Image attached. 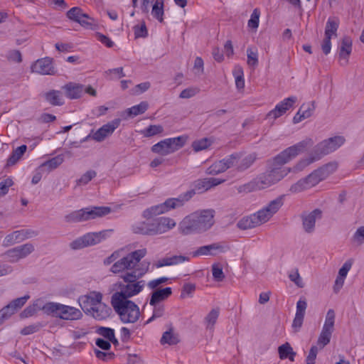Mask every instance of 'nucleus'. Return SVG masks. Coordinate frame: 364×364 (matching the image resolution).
Instances as JSON below:
<instances>
[{
	"instance_id": "obj_7",
	"label": "nucleus",
	"mask_w": 364,
	"mask_h": 364,
	"mask_svg": "<svg viewBox=\"0 0 364 364\" xmlns=\"http://www.w3.org/2000/svg\"><path fill=\"white\" fill-rule=\"evenodd\" d=\"M111 304L123 323H135L139 319V308L132 301L112 298Z\"/></svg>"
},
{
	"instance_id": "obj_4",
	"label": "nucleus",
	"mask_w": 364,
	"mask_h": 364,
	"mask_svg": "<svg viewBox=\"0 0 364 364\" xmlns=\"http://www.w3.org/2000/svg\"><path fill=\"white\" fill-rule=\"evenodd\" d=\"M284 198V196H280L255 213L242 218L237 223V227L241 230H247L267 223L283 205Z\"/></svg>"
},
{
	"instance_id": "obj_27",
	"label": "nucleus",
	"mask_w": 364,
	"mask_h": 364,
	"mask_svg": "<svg viewBox=\"0 0 364 364\" xmlns=\"http://www.w3.org/2000/svg\"><path fill=\"white\" fill-rule=\"evenodd\" d=\"M171 294L172 289L171 287L156 289L152 292L149 304L155 306L158 303L169 297Z\"/></svg>"
},
{
	"instance_id": "obj_20",
	"label": "nucleus",
	"mask_w": 364,
	"mask_h": 364,
	"mask_svg": "<svg viewBox=\"0 0 364 364\" xmlns=\"http://www.w3.org/2000/svg\"><path fill=\"white\" fill-rule=\"evenodd\" d=\"M176 223L172 218L161 217L154 221L155 235L162 234L173 229Z\"/></svg>"
},
{
	"instance_id": "obj_53",
	"label": "nucleus",
	"mask_w": 364,
	"mask_h": 364,
	"mask_svg": "<svg viewBox=\"0 0 364 364\" xmlns=\"http://www.w3.org/2000/svg\"><path fill=\"white\" fill-rule=\"evenodd\" d=\"M309 188L304 178L302 179H300L296 183H294L293 185H291V187L289 188V191L291 193H297L304 191L305 190H307Z\"/></svg>"
},
{
	"instance_id": "obj_29",
	"label": "nucleus",
	"mask_w": 364,
	"mask_h": 364,
	"mask_svg": "<svg viewBox=\"0 0 364 364\" xmlns=\"http://www.w3.org/2000/svg\"><path fill=\"white\" fill-rule=\"evenodd\" d=\"M30 296L28 295H25L24 296L17 298L11 301L8 305L3 307V309H6V311L9 314L10 316H11L26 304Z\"/></svg>"
},
{
	"instance_id": "obj_47",
	"label": "nucleus",
	"mask_w": 364,
	"mask_h": 364,
	"mask_svg": "<svg viewBox=\"0 0 364 364\" xmlns=\"http://www.w3.org/2000/svg\"><path fill=\"white\" fill-rule=\"evenodd\" d=\"M278 353L279 355V358L282 360L287 358L289 354H291L292 355H296V352L293 350V348L287 342L282 344L278 348Z\"/></svg>"
},
{
	"instance_id": "obj_32",
	"label": "nucleus",
	"mask_w": 364,
	"mask_h": 364,
	"mask_svg": "<svg viewBox=\"0 0 364 364\" xmlns=\"http://www.w3.org/2000/svg\"><path fill=\"white\" fill-rule=\"evenodd\" d=\"M151 13L154 18L162 23L164 14V0H155Z\"/></svg>"
},
{
	"instance_id": "obj_45",
	"label": "nucleus",
	"mask_w": 364,
	"mask_h": 364,
	"mask_svg": "<svg viewBox=\"0 0 364 364\" xmlns=\"http://www.w3.org/2000/svg\"><path fill=\"white\" fill-rule=\"evenodd\" d=\"M233 75L235 79L236 87L239 90L243 89L245 87V80L243 70L240 66H235L233 70Z\"/></svg>"
},
{
	"instance_id": "obj_35",
	"label": "nucleus",
	"mask_w": 364,
	"mask_h": 364,
	"mask_svg": "<svg viewBox=\"0 0 364 364\" xmlns=\"http://www.w3.org/2000/svg\"><path fill=\"white\" fill-rule=\"evenodd\" d=\"M262 187H261V185L259 183V182L258 181V178H255L254 180L245 183V184H243V185H241V186H239L238 187H237V190L238 191V193H250V192H252V191H257V190H262Z\"/></svg>"
},
{
	"instance_id": "obj_61",
	"label": "nucleus",
	"mask_w": 364,
	"mask_h": 364,
	"mask_svg": "<svg viewBox=\"0 0 364 364\" xmlns=\"http://www.w3.org/2000/svg\"><path fill=\"white\" fill-rule=\"evenodd\" d=\"M13 183V181L10 178H7L0 182V196H5L8 193L9 187H11Z\"/></svg>"
},
{
	"instance_id": "obj_52",
	"label": "nucleus",
	"mask_w": 364,
	"mask_h": 364,
	"mask_svg": "<svg viewBox=\"0 0 364 364\" xmlns=\"http://www.w3.org/2000/svg\"><path fill=\"white\" fill-rule=\"evenodd\" d=\"M67 17L70 20L77 22L80 18L85 17V13L79 7H73L67 12Z\"/></svg>"
},
{
	"instance_id": "obj_13",
	"label": "nucleus",
	"mask_w": 364,
	"mask_h": 364,
	"mask_svg": "<svg viewBox=\"0 0 364 364\" xmlns=\"http://www.w3.org/2000/svg\"><path fill=\"white\" fill-rule=\"evenodd\" d=\"M34 250V245L28 242L7 250L5 255L11 262H16L31 255Z\"/></svg>"
},
{
	"instance_id": "obj_41",
	"label": "nucleus",
	"mask_w": 364,
	"mask_h": 364,
	"mask_svg": "<svg viewBox=\"0 0 364 364\" xmlns=\"http://www.w3.org/2000/svg\"><path fill=\"white\" fill-rule=\"evenodd\" d=\"M64 161L63 155L59 154L52 159L43 162L41 166L46 167L48 168V171H50L53 169L58 168L60 164Z\"/></svg>"
},
{
	"instance_id": "obj_1",
	"label": "nucleus",
	"mask_w": 364,
	"mask_h": 364,
	"mask_svg": "<svg viewBox=\"0 0 364 364\" xmlns=\"http://www.w3.org/2000/svg\"><path fill=\"white\" fill-rule=\"evenodd\" d=\"M146 254V248L139 249L129 253L112 265L110 272L112 273H124L121 276L123 282L115 284L117 289L112 298L129 299L142 291L145 281L139 279L149 271L150 267V262H141Z\"/></svg>"
},
{
	"instance_id": "obj_62",
	"label": "nucleus",
	"mask_w": 364,
	"mask_h": 364,
	"mask_svg": "<svg viewBox=\"0 0 364 364\" xmlns=\"http://www.w3.org/2000/svg\"><path fill=\"white\" fill-rule=\"evenodd\" d=\"M88 139L89 138H83L80 141H72L71 139H68V138H66L63 142V145L65 148H78L81 146L82 144L87 141Z\"/></svg>"
},
{
	"instance_id": "obj_49",
	"label": "nucleus",
	"mask_w": 364,
	"mask_h": 364,
	"mask_svg": "<svg viewBox=\"0 0 364 364\" xmlns=\"http://www.w3.org/2000/svg\"><path fill=\"white\" fill-rule=\"evenodd\" d=\"M260 11L256 8L253 10L250 18L248 21V27L256 31L259 26Z\"/></svg>"
},
{
	"instance_id": "obj_42",
	"label": "nucleus",
	"mask_w": 364,
	"mask_h": 364,
	"mask_svg": "<svg viewBox=\"0 0 364 364\" xmlns=\"http://www.w3.org/2000/svg\"><path fill=\"white\" fill-rule=\"evenodd\" d=\"M297 98L295 96H291L287 98L284 99L279 103H278L275 107H279V111L282 114H284L287 110H289L291 107H293L294 104L296 102Z\"/></svg>"
},
{
	"instance_id": "obj_3",
	"label": "nucleus",
	"mask_w": 364,
	"mask_h": 364,
	"mask_svg": "<svg viewBox=\"0 0 364 364\" xmlns=\"http://www.w3.org/2000/svg\"><path fill=\"white\" fill-rule=\"evenodd\" d=\"M215 224V210L206 209L196 211L186 216L178 225V230L183 235L203 234Z\"/></svg>"
},
{
	"instance_id": "obj_10",
	"label": "nucleus",
	"mask_w": 364,
	"mask_h": 364,
	"mask_svg": "<svg viewBox=\"0 0 364 364\" xmlns=\"http://www.w3.org/2000/svg\"><path fill=\"white\" fill-rule=\"evenodd\" d=\"M229 157L231 163V171H237V173L243 172L249 168L257 159V155L255 153L248 154H234L229 156Z\"/></svg>"
},
{
	"instance_id": "obj_43",
	"label": "nucleus",
	"mask_w": 364,
	"mask_h": 364,
	"mask_svg": "<svg viewBox=\"0 0 364 364\" xmlns=\"http://www.w3.org/2000/svg\"><path fill=\"white\" fill-rule=\"evenodd\" d=\"M333 331L322 328L317 340V346L319 349L323 348L330 343Z\"/></svg>"
},
{
	"instance_id": "obj_11",
	"label": "nucleus",
	"mask_w": 364,
	"mask_h": 364,
	"mask_svg": "<svg viewBox=\"0 0 364 364\" xmlns=\"http://www.w3.org/2000/svg\"><path fill=\"white\" fill-rule=\"evenodd\" d=\"M184 142L185 138H166L154 145L151 150L156 154L165 156L182 147Z\"/></svg>"
},
{
	"instance_id": "obj_40",
	"label": "nucleus",
	"mask_w": 364,
	"mask_h": 364,
	"mask_svg": "<svg viewBox=\"0 0 364 364\" xmlns=\"http://www.w3.org/2000/svg\"><path fill=\"white\" fill-rule=\"evenodd\" d=\"M212 144V138H199L192 143V147L195 151H200L207 149Z\"/></svg>"
},
{
	"instance_id": "obj_25",
	"label": "nucleus",
	"mask_w": 364,
	"mask_h": 364,
	"mask_svg": "<svg viewBox=\"0 0 364 364\" xmlns=\"http://www.w3.org/2000/svg\"><path fill=\"white\" fill-rule=\"evenodd\" d=\"M154 222L139 221L132 226V230L136 234L154 235Z\"/></svg>"
},
{
	"instance_id": "obj_9",
	"label": "nucleus",
	"mask_w": 364,
	"mask_h": 364,
	"mask_svg": "<svg viewBox=\"0 0 364 364\" xmlns=\"http://www.w3.org/2000/svg\"><path fill=\"white\" fill-rule=\"evenodd\" d=\"M112 229L92 232L77 237L69 245L72 250H80L89 246L96 245L109 238L113 232Z\"/></svg>"
},
{
	"instance_id": "obj_30",
	"label": "nucleus",
	"mask_w": 364,
	"mask_h": 364,
	"mask_svg": "<svg viewBox=\"0 0 364 364\" xmlns=\"http://www.w3.org/2000/svg\"><path fill=\"white\" fill-rule=\"evenodd\" d=\"M119 119H115L113 121L108 122L97 131L95 136H107L112 134V132L119 126Z\"/></svg>"
},
{
	"instance_id": "obj_19",
	"label": "nucleus",
	"mask_w": 364,
	"mask_h": 364,
	"mask_svg": "<svg viewBox=\"0 0 364 364\" xmlns=\"http://www.w3.org/2000/svg\"><path fill=\"white\" fill-rule=\"evenodd\" d=\"M85 314L93 317L97 321H103L110 316L112 309L109 306L102 301L98 304V305L92 308L90 310V312H86Z\"/></svg>"
},
{
	"instance_id": "obj_14",
	"label": "nucleus",
	"mask_w": 364,
	"mask_h": 364,
	"mask_svg": "<svg viewBox=\"0 0 364 364\" xmlns=\"http://www.w3.org/2000/svg\"><path fill=\"white\" fill-rule=\"evenodd\" d=\"M102 300V294L98 291H91L78 298V303L85 313L90 312V310Z\"/></svg>"
},
{
	"instance_id": "obj_39",
	"label": "nucleus",
	"mask_w": 364,
	"mask_h": 364,
	"mask_svg": "<svg viewBox=\"0 0 364 364\" xmlns=\"http://www.w3.org/2000/svg\"><path fill=\"white\" fill-rule=\"evenodd\" d=\"M219 309H213L205 317L204 322L207 329L213 330L214 326L219 316Z\"/></svg>"
},
{
	"instance_id": "obj_28",
	"label": "nucleus",
	"mask_w": 364,
	"mask_h": 364,
	"mask_svg": "<svg viewBox=\"0 0 364 364\" xmlns=\"http://www.w3.org/2000/svg\"><path fill=\"white\" fill-rule=\"evenodd\" d=\"M43 97L47 102L53 106H60L64 104V100L60 91L51 90L44 93Z\"/></svg>"
},
{
	"instance_id": "obj_56",
	"label": "nucleus",
	"mask_w": 364,
	"mask_h": 364,
	"mask_svg": "<svg viewBox=\"0 0 364 364\" xmlns=\"http://www.w3.org/2000/svg\"><path fill=\"white\" fill-rule=\"evenodd\" d=\"M122 252H123L122 249L114 251L110 256H109L108 257L105 259L104 264L105 265H109L112 262H114V264L116 262H117L118 260H119L120 259H122V257H124V256H122Z\"/></svg>"
},
{
	"instance_id": "obj_50",
	"label": "nucleus",
	"mask_w": 364,
	"mask_h": 364,
	"mask_svg": "<svg viewBox=\"0 0 364 364\" xmlns=\"http://www.w3.org/2000/svg\"><path fill=\"white\" fill-rule=\"evenodd\" d=\"M60 304L55 302H48L43 307V311L46 314H53L58 317Z\"/></svg>"
},
{
	"instance_id": "obj_18",
	"label": "nucleus",
	"mask_w": 364,
	"mask_h": 364,
	"mask_svg": "<svg viewBox=\"0 0 364 364\" xmlns=\"http://www.w3.org/2000/svg\"><path fill=\"white\" fill-rule=\"evenodd\" d=\"M306 307L307 303L305 299H299L297 301L296 314L292 323L294 332H298L303 324Z\"/></svg>"
},
{
	"instance_id": "obj_5",
	"label": "nucleus",
	"mask_w": 364,
	"mask_h": 364,
	"mask_svg": "<svg viewBox=\"0 0 364 364\" xmlns=\"http://www.w3.org/2000/svg\"><path fill=\"white\" fill-rule=\"evenodd\" d=\"M344 138H328L318 144L315 153L309 157L301 160L295 166L296 171H301L309 164L318 161L323 156L326 155L344 144Z\"/></svg>"
},
{
	"instance_id": "obj_48",
	"label": "nucleus",
	"mask_w": 364,
	"mask_h": 364,
	"mask_svg": "<svg viewBox=\"0 0 364 364\" xmlns=\"http://www.w3.org/2000/svg\"><path fill=\"white\" fill-rule=\"evenodd\" d=\"M309 188L317 185L320 181H323L318 170L314 171L311 173L304 178Z\"/></svg>"
},
{
	"instance_id": "obj_23",
	"label": "nucleus",
	"mask_w": 364,
	"mask_h": 364,
	"mask_svg": "<svg viewBox=\"0 0 364 364\" xmlns=\"http://www.w3.org/2000/svg\"><path fill=\"white\" fill-rule=\"evenodd\" d=\"M315 109L314 102L303 104L293 118V122L297 124L310 117Z\"/></svg>"
},
{
	"instance_id": "obj_55",
	"label": "nucleus",
	"mask_w": 364,
	"mask_h": 364,
	"mask_svg": "<svg viewBox=\"0 0 364 364\" xmlns=\"http://www.w3.org/2000/svg\"><path fill=\"white\" fill-rule=\"evenodd\" d=\"M96 176L97 173L95 171L89 170L81 176V177L77 181V185H86Z\"/></svg>"
},
{
	"instance_id": "obj_63",
	"label": "nucleus",
	"mask_w": 364,
	"mask_h": 364,
	"mask_svg": "<svg viewBox=\"0 0 364 364\" xmlns=\"http://www.w3.org/2000/svg\"><path fill=\"white\" fill-rule=\"evenodd\" d=\"M168 280V278L166 277H160L158 279H152L147 283V287L150 289H155L159 285L167 282Z\"/></svg>"
},
{
	"instance_id": "obj_17",
	"label": "nucleus",
	"mask_w": 364,
	"mask_h": 364,
	"mask_svg": "<svg viewBox=\"0 0 364 364\" xmlns=\"http://www.w3.org/2000/svg\"><path fill=\"white\" fill-rule=\"evenodd\" d=\"M58 317L63 320H79L82 313L79 309L60 304Z\"/></svg>"
},
{
	"instance_id": "obj_8",
	"label": "nucleus",
	"mask_w": 364,
	"mask_h": 364,
	"mask_svg": "<svg viewBox=\"0 0 364 364\" xmlns=\"http://www.w3.org/2000/svg\"><path fill=\"white\" fill-rule=\"evenodd\" d=\"M195 195L193 190L188 191L183 194L180 195L178 198H171L167 199L164 203L152 206L143 213L144 218H151L153 216L164 213L171 209H174L183 205V204L189 200Z\"/></svg>"
},
{
	"instance_id": "obj_38",
	"label": "nucleus",
	"mask_w": 364,
	"mask_h": 364,
	"mask_svg": "<svg viewBox=\"0 0 364 364\" xmlns=\"http://www.w3.org/2000/svg\"><path fill=\"white\" fill-rule=\"evenodd\" d=\"M338 167V164L336 162L328 163L321 167L318 168V172L319 173L323 180L326 179L328 176L334 173Z\"/></svg>"
},
{
	"instance_id": "obj_24",
	"label": "nucleus",
	"mask_w": 364,
	"mask_h": 364,
	"mask_svg": "<svg viewBox=\"0 0 364 364\" xmlns=\"http://www.w3.org/2000/svg\"><path fill=\"white\" fill-rule=\"evenodd\" d=\"M230 157L228 156L222 160L215 162L206 170L208 174L216 175L225 171L227 169H231Z\"/></svg>"
},
{
	"instance_id": "obj_21",
	"label": "nucleus",
	"mask_w": 364,
	"mask_h": 364,
	"mask_svg": "<svg viewBox=\"0 0 364 364\" xmlns=\"http://www.w3.org/2000/svg\"><path fill=\"white\" fill-rule=\"evenodd\" d=\"M65 96L71 100L79 99L84 93V85L75 82H69L63 86Z\"/></svg>"
},
{
	"instance_id": "obj_16",
	"label": "nucleus",
	"mask_w": 364,
	"mask_h": 364,
	"mask_svg": "<svg viewBox=\"0 0 364 364\" xmlns=\"http://www.w3.org/2000/svg\"><path fill=\"white\" fill-rule=\"evenodd\" d=\"M302 228L305 232L312 233L315 230L316 222L322 217V212L319 209H315L309 213H304L301 215Z\"/></svg>"
},
{
	"instance_id": "obj_34",
	"label": "nucleus",
	"mask_w": 364,
	"mask_h": 364,
	"mask_svg": "<svg viewBox=\"0 0 364 364\" xmlns=\"http://www.w3.org/2000/svg\"><path fill=\"white\" fill-rule=\"evenodd\" d=\"M339 21L336 18H329L326 22L325 28V37L331 38L332 36H336V32L338 28Z\"/></svg>"
},
{
	"instance_id": "obj_36",
	"label": "nucleus",
	"mask_w": 364,
	"mask_h": 364,
	"mask_svg": "<svg viewBox=\"0 0 364 364\" xmlns=\"http://www.w3.org/2000/svg\"><path fill=\"white\" fill-rule=\"evenodd\" d=\"M224 181L225 180L217 178H208L198 181L197 186H198L199 189L203 188L207 191L212 187L216 186L223 183Z\"/></svg>"
},
{
	"instance_id": "obj_12",
	"label": "nucleus",
	"mask_w": 364,
	"mask_h": 364,
	"mask_svg": "<svg viewBox=\"0 0 364 364\" xmlns=\"http://www.w3.org/2000/svg\"><path fill=\"white\" fill-rule=\"evenodd\" d=\"M230 247L225 241L213 242L210 245L198 247L193 253V257L198 256H216L230 250Z\"/></svg>"
},
{
	"instance_id": "obj_44",
	"label": "nucleus",
	"mask_w": 364,
	"mask_h": 364,
	"mask_svg": "<svg viewBox=\"0 0 364 364\" xmlns=\"http://www.w3.org/2000/svg\"><path fill=\"white\" fill-rule=\"evenodd\" d=\"M247 65L255 68L258 65V51L255 47H248L247 49Z\"/></svg>"
},
{
	"instance_id": "obj_46",
	"label": "nucleus",
	"mask_w": 364,
	"mask_h": 364,
	"mask_svg": "<svg viewBox=\"0 0 364 364\" xmlns=\"http://www.w3.org/2000/svg\"><path fill=\"white\" fill-rule=\"evenodd\" d=\"M335 316H336L334 311L333 309H329L326 313L325 322L322 328L329 330L333 332Z\"/></svg>"
},
{
	"instance_id": "obj_60",
	"label": "nucleus",
	"mask_w": 364,
	"mask_h": 364,
	"mask_svg": "<svg viewBox=\"0 0 364 364\" xmlns=\"http://www.w3.org/2000/svg\"><path fill=\"white\" fill-rule=\"evenodd\" d=\"M318 352L317 346H312L306 358V364H315V360Z\"/></svg>"
},
{
	"instance_id": "obj_22",
	"label": "nucleus",
	"mask_w": 364,
	"mask_h": 364,
	"mask_svg": "<svg viewBox=\"0 0 364 364\" xmlns=\"http://www.w3.org/2000/svg\"><path fill=\"white\" fill-rule=\"evenodd\" d=\"M190 258L184 255H173L171 257H166L159 259L154 263L156 268H161L165 266H173L181 264L185 262L189 261Z\"/></svg>"
},
{
	"instance_id": "obj_6",
	"label": "nucleus",
	"mask_w": 364,
	"mask_h": 364,
	"mask_svg": "<svg viewBox=\"0 0 364 364\" xmlns=\"http://www.w3.org/2000/svg\"><path fill=\"white\" fill-rule=\"evenodd\" d=\"M111 213V208L106 206H92L74 210L65 215V221L77 223L104 217Z\"/></svg>"
},
{
	"instance_id": "obj_15",
	"label": "nucleus",
	"mask_w": 364,
	"mask_h": 364,
	"mask_svg": "<svg viewBox=\"0 0 364 364\" xmlns=\"http://www.w3.org/2000/svg\"><path fill=\"white\" fill-rule=\"evenodd\" d=\"M31 72L40 75H53L56 71L53 66V61L51 58L46 57L37 60L31 67Z\"/></svg>"
},
{
	"instance_id": "obj_58",
	"label": "nucleus",
	"mask_w": 364,
	"mask_h": 364,
	"mask_svg": "<svg viewBox=\"0 0 364 364\" xmlns=\"http://www.w3.org/2000/svg\"><path fill=\"white\" fill-rule=\"evenodd\" d=\"M164 129L161 125H151L144 132L145 136H154L163 132Z\"/></svg>"
},
{
	"instance_id": "obj_54",
	"label": "nucleus",
	"mask_w": 364,
	"mask_h": 364,
	"mask_svg": "<svg viewBox=\"0 0 364 364\" xmlns=\"http://www.w3.org/2000/svg\"><path fill=\"white\" fill-rule=\"evenodd\" d=\"M212 274L213 279L216 282H222L225 279L222 266L218 263H215L212 265Z\"/></svg>"
},
{
	"instance_id": "obj_2",
	"label": "nucleus",
	"mask_w": 364,
	"mask_h": 364,
	"mask_svg": "<svg viewBox=\"0 0 364 364\" xmlns=\"http://www.w3.org/2000/svg\"><path fill=\"white\" fill-rule=\"evenodd\" d=\"M306 145L307 144L304 141H301L286 149L274 156L271 161L269 169L257 176L262 188H267L277 183L287 176L291 169L284 166V165L302 153Z\"/></svg>"
},
{
	"instance_id": "obj_37",
	"label": "nucleus",
	"mask_w": 364,
	"mask_h": 364,
	"mask_svg": "<svg viewBox=\"0 0 364 364\" xmlns=\"http://www.w3.org/2000/svg\"><path fill=\"white\" fill-rule=\"evenodd\" d=\"M149 107V104L146 101L141 102L139 105L132 106L126 110L128 117H134L139 114L144 113Z\"/></svg>"
},
{
	"instance_id": "obj_59",
	"label": "nucleus",
	"mask_w": 364,
	"mask_h": 364,
	"mask_svg": "<svg viewBox=\"0 0 364 364\" xmlns=\"http://www.w3.org/2000/svg\"><path fill=\"white\" fill-rule=\"evenodd\" d=\"M134 31L135 38H144L148 34L147 28L144 22H143L140 26H134Z\"/></svg>"
},
{
	"instance_id": "obj_31",
	"label": "nucleus",
	"mask_w": 364,
	"mask_h": 364,
	"mask_svg": "<svg viewBox=\"0 0 364 364\" xmlns=\"http://www.w3.org/2000/svg\"><path fill=\"white\" fill-rule=\"evenodd\" d=\"M179 341L178 336L174 332L172 327L163 333L160 340L161 345L168 344L170 346L176 345L179 343Z\"/></svg>"
},
{
	"instance_id": "obj_57",
	"label": "nucleus",
	"mask_w": 364,
	"mask_h": 364,
	"mask_svg": "<svg viewBox=\"0 0 364 364\" xmlns=\"http://www.w3.org/2000/svg\"><path fill=\"white\" fill-rule=\"evenodd\" d=\"M199 92L200 89L196 87H188L182 90L179 97L183 99H188L195 96Z\"/></svg>"
},
{
	"instance_id": "obj_33",
	"label": "nucleus",
	"mask_w": 364,
	"mask_h": 364,
	"mask_svg": "<svg viewBox=\"0 0 364 364\" xmlns=\"http://www.w3.org/2000/svg\"><path fill=\"white\" fill-rule=\"evenodd\" d=\"M26 149L27 146L24 144L14 149L11 156L7 160L6 165L9 166L15 165L21 159Z\"/></svg>"
},
{
	"instance_id": "obj_51",
	"label": "nucleus",
	"mask_w": 364,
	"mask_h": 364,
	"mask_svg": "<svg viewBox=\"0 0 364 364\" xmlns=\"http://www.w3.org/2000/svg\"><path fill=\"white\" fill-rule=\"evenodd\" d=\"M77 23L82 26L90 29H95L98 25L97 21L87 14H85V17L80 18Z\"/></svg>"
},
{
	"instance_id": "obj_26",
	"label": "nucleus",
	"mask_w": 364,
	"mask_h": 364,
	"mask_svg": "<svg viewBox=\"0 0 364 364\" xmlns=\"http://www.w3.org/2000/svg\"><path fill=\"white\" fill-rule=\"evenodd\" d=\"M352 50V41L348 37H345L343 38L340 51H339V59L341 61H343V63H341L342 65H347L348 62V57L351 53Z\"/></svg>"
},
{
	"instance_id": "obj_64",
	"label": "nucleus",
	"mask_w": 364,
	"mask_h": 364,
	"mask_svg": "<svg viewBox=\"0 0 364 364\" xmlns=\"http://www.w3.org/2000/svg\"><path fill=\"white\" fill-rule=\"evenodd\" d=\"M353 240L356 241L358 245H362L364 242V226H361L357 229L354 233Z\"/></svg>"
}]
</instances>
